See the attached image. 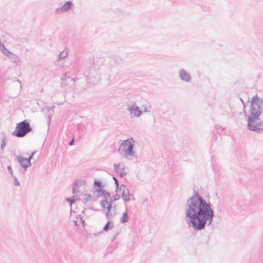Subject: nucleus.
<instances>
[{"instance_id": "33", "label": "nucleus", "mask_w": 263, "mask_h": 263, "mask_svg": "<svg viewBox=\"0 0 263 263\" xmlns=\"http://www.w3.org/2000/svg\"><path fill=\"white\" fill-rule=\"evenodd\" d=\"M105 215L106 216V217L109 219V211H107L105 213Z\"/></svg>"}, {"instance_id": "7", "label": "nucleus", "mask_w": 263, "mask_h": 263, "mask_svg": "<svg viewBox=\"0 0 263 263\" xmlns=\"http://www.w3.org/2000/svg\"><path fill=\"white\" fill-rule=\"evenodd\" d=\"M120 190L122 191V198L125 202H128L132 199H134V197L133 194H130L128 189L124 184H121Z\"/></svg>"}, {"instance_id": "22", "label": "nucleus", "mask_w": 263, "mask_h": 263, "mask_svg": "<svg viewBox=\"0 0 263 263\" xmlns=\"http://www.w3.org/2000/svg\"><path fill=\"white\" fill-rule=\"evenodd\" d=\"M36 152L34 151V152H33L29 156V157L28 158H26V162L27 163H28L29 164V165H31V159L33 158L34 155L35 154Z\"/></svg>"}, {"instance_id": "1", "label": "nucleus", "mask_w": 263, "mask_h": 263, "mask_svg": "<svg viewBox=\"0 0 263 263\" xmlns=\"http://www.w3.org/2000/svg\"><path fill=\"white\" fill-rule=\"evenodd\" d=\"M184 209L185 220L194 231H201L206 224L211 225L214 217L212 205L195 190L193 195L187 199Z\"/></svg>"}, {"instance_id": "21", "label": "nucleus", "mask_w": 263, "mask_h": 263, "mask_svg": "<svg viewBox=\"0 0 263 263\" xmlns=\"http://www.w3.org/2000/svg\"><path fill=\"white\" fill-rule=\"evenodd\" d=\"M7 49L6 48L3 44L0 43V51L4 54H5L6 51H7Z\"/></svg>"}, {"instance_id": "24", "label": "nucleus", "mask_w": 263, "mask_h": 263, "mask_svg": "<svg viewBox=\"0 0 263 263\" xmlns=\"http://www.w3.org/2000/svg\"><path fill=\"white\" fill-rule=\"evenodd\" d=\"M107 204H108V201L107 200H101L100 202L101 206L103 209L106 208V205Z\"/></svg>"}, {"instance_id": "15", "label": "nucleus", "mask_w": 263, "mask_h": 263, "mask_svg": "<svg viewBox=\"0 0 263 263\" xmlns=\"http://www.w3.org/2000/svg\"><path fill=\"white\" fill-rule=\"evenodd\" d=\"M114 227V224L112 221H108L105 226L103 228V230L104 231H108L109 230H111Z\"/></svg>"}, {"instance_id": "11", "label": "nucleus", "mask_w": 263, "mask_h": 263, "mask_svg": "<svg viewBox=\"0 0 263 263\" xmlns=\"http://www.w3.org/2000/svg\"><path fill=\"white\" fill-rule=\"evenodd\" d=\"M124 166L123 164L119 163L118 164H114V170L120 177H123L126 174L124 171Z\"/></svg>"}, {"instance_id": "3", "label": "nucleus", "mask_w": 263, "mask_h": 263, "mask_svg": "<svg viewBox=\"0 0 263 263\" xmlns=\"http://www.w3.org/2000/svg\"><path fill=\"white\" fill-rule=\"evenodd\" d=\"M134 141L132 138L127 139L124 140L120 144L118 149V152L120 155L125 158L132 160L131 157H137L135 155L134 151Z\"/></svg>"}, {"instance_id": "20", "label": "nucleus", "mask_w": 263, "mask_h": 263, "mask_svg": "<svg viewBox=\"0 0 263 263\" xmlns=\"http://www.w3.org/2000/svg\"><path fill=\"white\" fill-rule=\"evenodd\" d=\"M142 108L143 109L142 112H150L151 109L150 107H147L146 104L142 105L141 106Z\"/></svg>"}, {"instance_id": "27", "label": "nucleus", "mask_w": 263, "mask_h": 263, "mask_svg": "<svg viewBox=\"0 0 263 263\" xmlns=\"http://www.w3.org/2000/svg\"><path fill=\"white\" fill-rule=\"evenodd\" d=\"M14 180V184L15 186H20V182L16 177L14 176L12 177Z\"/></svg>"}, {"instance_id": "25", "label": "nucleus", "mask_w": 263, "mask_h": 263, "mask_svg": "<svg viewBox=\"0 0 263 263\" xmlns=\"http://www.w3.org/2000/svg\"><path fill=\"white\" fill-rule=\"evenodd\" d=\"M119 198H120L119 195L118 194H116V195L112 196L110 197V199L111 202H114V201H115L118 200Z\"/></svg>"}, {"instance_id": "29", "label": "nucleus", "mask_w": 263, "mask_h": 263, "mask_svg": "<svg viewBox=\"0 0 263 263\" xmlns=\"http://www.w3.org/2000/svg\"><path fill=\"white\" fill-rule=\"evenodd\" d=\"M7 170L8 171H9L11 176L12 177H14V175H13V171H12V168L11 167V166L9 165L7 166Z\"/></svg>"}, {"instance_id": "34", "label": "nucleus", "mask_w": 263, "mask_h": 263, "mask_svg": "<svg viewBox=\"0 0 263 263\" xmlns=\"http://www.w3.org/2000/svg\"><path fill=\"white\" fill-rule=\"evenodd\" d=\"M117 234H115L112 236V239L111 240V241H113L114 240H115L117 237Z\"/></svg>"}, {"instance_id": "5", "label": "nucleus", "mask_w": 263, "mask_h": 263, "mask_svg": "<svg viewBox=\"0 0 263 263\" xmlns=\"http://www.w3.org/2000/svg\"><path fill=\"white\" fill-rule=\"evenodd\" d=\"M88 82L95 85L97 84L101 80V72L99 68H91L87 75Z\"/></svg>"}, {"instance_id": "2", "label": "nucleus", "mask_w": 263, "mask_h": 263, "mask_svg": "<svg viewBox=\"0 0 263 263\" xmlns=\"http://www.w3.org/2000/svg\"><path fill=\"white\" fill-rule=\"evenodd\" d=\"M263 112V99L254 96L251 101L250 114L248 117V128L259 133L263 131V120L260 121V115Z\"/></svg>"}, {"instance_id": "39", "label": "nucleus", "mask_w": 263, "mask_h": 263, "mask_svg": "<svg viewBox=\"0 0 263 263\" xmlns=\"http://www.w3.org/2000/svg\"><path fill=\"white\" fill-rule=\"evenodd\" d=\"M18 83H19L20 84H21V82H20V81L18 80ZM20 86H21V84H20Z\"/></svg>"}, {"instance_id": "28", "label": "nucleus", "mask_w": 263, "mask_h": 263, "mask_svg": "<svg viewBox=\"0 0 263 263\" xmlns=\"http://www.w3.org/2000/svg\"><path fill=\"white\" fill-rule=\"evenodd\" d=\"M77 187L76 186L74 187V186L73 185V187H72V192H73V194H74V196L76 197L78 195H77V192H78V191H77Z\"/></svg>"}, {"instance_id": "19", "label": "nucleus", "mask_w": 263, "mask_h": 263, "mask_svg": "<svg viewBox=\"0 0 263 263\" xmlns=\"http://www.w3.org/2000/svg\"><path fill=\"white\" fill-rule=\"evenodd\" d=\"M46 109L48 110L49 114L48 115V118H49V122H50V117L52 116V114L53 112V110L52 109L51 107H47Z\"/></svg>"}, {"instance_id": "13", "label": "nucleus", "mask_w": 263, "mask_h": 263, "mask_svg": "<svg viewBox=\"0 0 263 263\" xmlns=\"http://www.w3.org/2000/svg\"><path fill=\"white\" fill-rule=\"evenodd\" d=\"M67 79L70 81V82H71L73 84H74L75 80L73 78H70V77H67L66 74H64L62 77H61V86H65L68 85V84L67 83Z\"/></svg>"}, {"instance_id": "36", "label": "nucleus", "mask_w": 263, "mask_h": 263, "mask_svg": "<svg viewBox=\"0 0 263 263\" xmlns=\"http://www.w3.org/2000/svg\"><path fill=\"white\" fill-rule=\"evenodd\" d=\"M148 201V199L147 198H145L144 200V201H143V203L144 202H147Z\"/></svg>"}, {"instance_id": "10", "label": "nucleus", "mask_w": 263, "mask_h": 263, "mask_svg": "<svg viewBox=\"0 0 263 263\" xmlns=\"http://www.w3.org/2000/svg\"><path fill=\"white\" fill-rule=\"evenodd\" d=\"M179 76L180 79L184 82H189L191 80L190 74L184 69H180Z\"/></svg>"}, {"instance_id": "30", "label": "nucleus", "mask_w": 263, "mask_h": 263, "mask_svg": "<svg viewBox=\"0 0 263 263\" xmlns=\"http://www.w3.org/2000/svg\"><path fill=\"white\" fill-rule=\"evenodd\" d=\"M107 205V206H106V208L107 209V211H109L110 212V210L111 209V201H110L109 203L108 202V204Z\"/></svg>"}, {"instance_id": "32", "label": "nucleus", "mask_w": 263, "mask_h": 263, "mask_svg": "<svg viewBox=\"0 0 263 263\" xmlns=\"http://www.w3.org/2000/svg\"><path fill=\"white\" fill-rule=\"evenodd\" d=\"M74 144V139H72L69 143V145H72Z\"/></svg>"}, {"instance_id": "9", "label": "nucleus", "mask_w": 263, "mask_h": 263, "mask_svg": "<svg viewBox=\"0 0 263 263\" xmlns=\"http://www.w3.org/2000/svg\"><path fill=\"white\" fill-rule=\"evenodd\" d=\"M6 52L5 55L11 62L17 64L20 62V58L17 55L11 52L8 50Z\"/></svg>"}, {"instance_id": "26", "label": "nucleus", "mask_w": 263, "mask_h": 263, "mask_svg": "<svg viewBox=\"0 0 263 263\" xmlns=\"http://www.w3.org/2000/svg\"><path fill=\"white\" fill-rule=\"evenodd\" d=\"M112 178L115 181V183L116 184V192H117V191L119 189V184L118 181L117 179L114 176L112 177Z\"/></svg>"}, {"instance_id": "16", "label": "nucleus", "mask_w": 263, "mask_h": 263, "mask_svg": "<svg viewBox=\"0 0 263 263\" xmlns=\"http://www.w3.org/2000/svg\"><path fill=\"white\" fill-rule=\"evenodd\" d=\"M128 220V216L127 211L123 214L122 216L120 218V221L122 223H125Z\"/></svg>"}, {"instance_id": "23", "label": "nucleus", "mask_w": 263, "mask_h": 263, "mask_svg": "<svg viewBox=\"0 0 263 263\" xmlns=\"http://www.w3.org/2000/svg\"><path fill=\"white\" fill-rule=\"evenodd\" d=\"M94 185L96 187H99V189H101L102 187V183L99 181L95 180Z\"/></svg>"}, {"instance_id": "35", "label": "nucleus", "mask_w": 263, "mask_h": 263, "mask_svg": "<svg viewBox=\"0 0 263 263\" xmlns=\"http://www.w3.org/2000/svg\"><path fill=\"white\" fill-rule=\"evenodd\" d=\"M66 200L70 202V204H71L73 202L70 199H69V198H67Z\"/></svg>"}, {"instance_id": "31", "label": "nucleus", "mask_w": 263, "mask_h": 263, "mask_svg": "<svg viewBox=\"0 0 263 263\" xmlns=\"http://www.w3.org/2000/svg\"><path fill=\"white\" fill-rule=\"evenodd\" d=\"M66 57V54L63 52H61L60 54L59 58H64Z\"/></svg>"}, {"instance_id": "37", "label": "nucleus", "mask_w": 263, "mask_h": 263, "mask_svg": "<svg viewBox=\"0 0 263 263\" xmlns=\"http://www.w3.org/2000/svg\"><path fill=\"white\" fill-rule=\"evenodd\" d=\"M96 62L95 61V59H93V63H92V64H93V65H96V64H95V63H96Z\"/></svg>"}, {"instance_id": "4", "label": "nucleus", "mask_w": 263, "mask_h": 263, "mask_svg": "<svg viewBox=\"0 0 263 263\" xmlns=\"http://www.w3.org/2000/svg\"><path fill=\"white\" fill-rule=\"evenodd\" d=\"M29 123L26 120H24L16 124L15 130L13 135L18 138L24 137L27 133L32 131Z\"/></svg>"}, {"instance_id": "6", "label": "nucleus", "mask_w": 263, "mask_h": 263, "mask_svg": "<svg viewBox=\"0 0 263 263\" xmlns=\"http://www.w3.org/2000/svg\"><path fill=\"white\" fill-rule=\"evenodd\" d=\"M127 110L129 112L130 117H139L142 114V111L140 109V108L136 105V103H133L131 105L128 106Z\"/></svg>"}, {"instance_id": "18", "label": "nucleus", "mask_w": 263, "mask_h": 263, "mask_svg": "<svg viewBox=\"0 0 263 263\" xmlns=\"http://www.w3.org/2000/svg\"><path fill=\"white\" fill-rule=\"evenodd\" d=\"M6 137L5 135H4L2 139V142H1V148L2 149V153L3 152V149L5 148L6 144Z\"/></svg>"}, {"instance_id": "8", "label": "nucleus", "mask_w": 263, "mask_h": 263, "mask_svg": "<svg viewBox=\"0 0 263 263\" xmlns=\"http://www.w3.org/2000/svg\"><path fill=\"white\" fill-rule=\"evenodd\" d=\"M73 6L71 1H67L65 2L61 7L58 8L55 10V13L58 14L63 12H66L71 9Z\"/></svg>"}, {"instance_id": "14", "label": "nucleus", "mask_w": 263, "mask_h": 263, "mask_svg": "<svg viewBox=\"0 0 263 263\" xmlns=\"http://www.w3.org/2000/svg\"><path fill=\"white\" fill-rule=\"evenodd\" d=\"M96 192H98V193L100 194L101 195H103L105 198H108L110 196V193L105 190L96 189Z\"/></svg>"}, {"instance_id": "38", "label": "nucleus", "mask_w": 263, "mask_h": 263, "mask_svg": "<svg viewBox=\"0 0 263 263\" xmlns=\"http://www.w3.org/2000/svg\"><path fill=\"white\" fill-rule=\"evenodd\" d=\"M108 80H111V78H110V77H109L108 78Z\"/></svg>"}, {"instance_id": "17", "label": "nucleus", "mask_w": 263, "mask_h": 263, "mask_svg": "<svg viewBox=\"0 0 263 263\" xmlns=\"http://www.w3.org/2000/svg\"><path fill=\"white\" fill-rule=\"evenodd\" d=\"M83 196V201L85 203L88 202L91 198V195L88 193L84 194Z\"/></svg>"}, {"instance_id": "12", "label": "nucleus", "mask_w": 263, "mask_h": 263, "mask_svg": "<svg viewBox=\"0 0 263 263\" xmlns=\"http://www.w3.org/2000/svg\"><path fill=\"white\" fill-rule=\"evenodd\" d=\"M17 160L21 164V166L24 168V172L26 171V168L31 166V165H29L28 163H27L26 158H23L21 156H18L17 157Z\"/></svg>"}]
</instances>
